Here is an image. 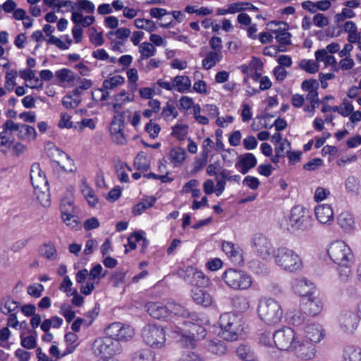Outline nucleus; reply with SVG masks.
Here are the masks:
<instances>
[{
    "label": "nucleus",
    "instance_id": "9",
    "mask_svg": "<svg viewBox=\"0 0 361 361\" xmlns=\"http://www.w3.org/2000/svg\"><path fill=\"white\" fill-rule=\"evenodd\" d=\"M288 224L293 230H308L312 226L310 212L300 205L293 207L290 212Z\"/></svg>",
    "mask_w": 361,
    "mask_h": 361
},
{
    "label": "nucleus",
    "instance_id": "29",
    "mask_svg": "<svg viewBox=\"0 0 361 361\" xmlns=\"http://www.w3.org/2000/svg\"><path fill=\"white\" fill-rule=\"evenodd\" d=\"M232 305L235 311L245 312L250 308V301L244 295H236L232 298Z\"/></svg>",
    "mask_w": 361,
    "mask_h": 361
},
{
    "label": "nucleus",
    "instance_id": "52",
    "mask_svg": "<svg viewBox=\"0 0 361 361\" xmlns=\"http://www.w3.org/2000/svg\"><path fill=\"white\" fill-rule=\"evenodd\" d=\"M134 335V331L130 326H124L122 324V327L118 337V342L127 341L131 338Z\"/></svg>",
    "mask_w": 361,
    "mask_h": 361
},
{
    "label": "nucleus",
    "instance_id": "24",
    "mask_svg": "<svg viewBox=\"0 0 361 361\" xmlns=\"http://www.w3.org/2000/svg\"><path fill=\"white\" fill-rule=\"evenodd\" d=\"M270 23H275L276 25H283V27H280L279 30H273L272 32L276 34V39L281 45L286 46L290 44L291 34L287 32L288 25L284 22H275L272 21Z\"/></svg>",
    "mask_w": 361,
    "mask_h": 361
},
{
    "label": "nucleus",
    "instance_id": "37",
    "mask_svg": "<svg viewBox=\"0 0 361 361\" xmlns=\"http://www.w3.org/2000/svg\"><path fill=\"white\" fill-rule=\"evenodd\" d=\"M55 75L61 82H72L76 78L71 70L65 68L56 71Z\"/></svg>",
    "mask_w": 361,
    "mask_h": 361
},
{
    "label": "nucleus",
    "instance_id": "31",
    "mask_svg": "<svg viewBox=\"0 0 361 361\" xmlns=\"http://www.w3.org/2000/svg\"><path fill=\"white\" fill-rule=\"evenodd\" d=\"M237 355L244 361H259L251 348L245 345H240L236 350Z\"/></svg>",
    "mask_w": 361,
    "mask_h": 361
},
{
    "label": "nucleus",
    "instance_id": "48",
    "mask_svg": "<svg viewBox=\"0 0 361 361\" xmlns=\"http://www.w3.org/2000/svg\"><path fill=\"white\" fill-rule=\"evenodd\" d=\"M23 123H16L12 120H7L2 126L3 133H8L11 136V133L15 131L19 132Z\"/></svg>",
    "mask_w": 361,
    "mask_h": 361
},
{
    "label": "nucleus",
    "instance_id": "59",
    "mask_svg": "<svg viewBox=\"0 0 361 361\" xmlns=\"http://www.w3.org/2000/svg\"><path fill=\"white\" fill-rule=\"evenodd\" d=\"M103 271V268L101 264H97L94 266L90 271L89 273V280H95L98 281L104 277V274H102Z\"/></svg>",
    "mask_w": 361,
    "mask_h": 361
},
{
    "label": "nucleus",
    "instance_id": "38",
    "mask_svg": "<svg viewBox=\"0 0 361 361\" xmlns=\"http://www.w3.org/2000/svg\"><path fill=\"white\" fill-rule=\"evenodd\" d=\"M134 25L137 28L145 30L149 32L155 31L157 28L154 21L145 18L135 19L134 21Z\"/></svg>",
    "mask_w": 361,
    "mask_h": 361
},
{
    "label": "nucleus",
    "instance_id": "4",
    "mask_svg": "<svg viewBox=\"0 0 361 361\" xmlns=\"http://www.w3.org/2000/svg\"><path fill=\"white\" fill-rule=\"evenodd\" d=\"M221 277L225 283L233 290H246L252 285L251 276L241 269H227Z\"/></svg>",
    "mask_w": 361,
    "mask_h": 361
},
{
    "label": "nucleus",
    "instance_id": "2",
    "mask_svg": "<svg viewBox=\"0 0 361 361\" xmlns=\"http://www.w3.org/2000/svg\"><path fill=\"white\" fill-rule=\"evenodd\" d=\"M257 314L260 319L267 325H276L283 317V311L281 304L271 298L259 300L257 306Z\"/></svg>",
    "mask_w": 361,
    "mask_h": 361
},
{
    "label": "nucleus",
    "instance_id": "57",
    "mask_svg": "<svg viewBox=\"0 0 361 361\" xmlns=\"http://www.w3.org/2000/svg\"><path fill=\"white\" fill-rule=\"evenodd\" d=\"M60 311L68 323L72 322L75 317V312L71 310V307L69 305L63 304L61 306Z\"/></svg>",
    "mask_w": 361,
    "mask_h": 361
},
{
    "label": "nucleus",
    "instance_id": "43",
    "mask_svg": "<svg viewBox=\"0 0 361 361\" xmlns=\"http://www.w3.org/2000/svg\"><path fill=\"white\" fill-rule=\"evenodd\" d=\"M171 161L176 164L182 163L185 159V151L182 147H174L170 152Z\"/></svg>",
    "mask_w": 361,
    "mask_h": 361
},
{
    "label": "nucleus",
    "instance_id": "53",
    "mask_svg": "<svg viewBox=\"0 0 361 361\" xmlns=\"http://www.w3.org/2000/svg\"><path fill=\"white\" fill-rule=\"evenodd\" d=\"M13 143L11 135L7 133H3V131L0 133V150L6 153L8 149L11 147Z\"/></svg>",
    "mask_w": 361,
    "mask_h": 361
},
{
    "label": "nucleus",
    "instance_id": "13",
    "mask_svg": "<svg viewBox=\"0 0 361 361\" xmlns=\"http://www.w3.org/2000/svg\"><path fill=\"white\" fill-rule=\"evenodd\" d=\"M300 305L301 310L309 316L318 314L323 307L321 300L314 295H310L301 298Z\"/></svg>",
    "mask_w": 361,
    "mask_h": 361
},
{
    "label": "nucleus",
    "instance_id": "56",
    "mask_svg": "<svg viewBox=\"0 0 361 361\" xmlns=\"http://www.w3.org/2000/svg\"><path fill=\"white\" fill-rule=\"evenodd\" d=\"M121 327L122 324L119 322L113 323L111 325H109L106 329L107 334L109 335L107 337H112L114 340H117Z\"/></svg>",
    "mask_w": 361,
    "mask_h": 361
},
{
    "label": "nucleus",
    "instance_id": "12",
    "mask_svg": "<svg viewBox=\"0 0 361 361\" xmlns=\"http://www.w3.org/2000/svg\"><path fill=\"white\" fill-rule=\"evenodd\" d=\"M314 343L305 338L298 337L292 350L295 353L298 357L305 360H310L314 357L316 353Z\"/></svg>",
    "mask_w": 361,
    "mask_h": 361
},
{
    "label": "nucleus",
    "instance_id": "6",
    "mask_svg": "<svg viewBox=\"0 0 361 361\" xmlns=\"http://www.w3.org/2000/svg\"><path fill=\"white\" fill-rule=\"evenodd\" d=\"M185 326H188V332L186 330L177 327L176 332L182 335L180 342L187 348H193L196 345V342L203 339L206 336V329L204 327L198 324L185 321Z\"/></svg>",
    "mask_w": 361,
    "mask_h": 361
},
{
    "label": "nucleus",
    "instance_id": "32",
    "mask_svg": "<svg viewBox=\"0 0 361 361\" xmlns=\"http://www.w3.org/2000/svg\"><path fill=\"white\" fill-rule=\"evenodd\" d=\"M206 348L209 352L217 355H222L226 352L225 344L217 339L209 341Z\"/></svg>",
    "mask_w": 361,
    "mask_h": 361
},
{
    "label": "nucleus",
    "instance_id": "35",
    "mask_svg": "<svg viewBox=\"0 0 361 361\" xmlns=\"http://www.w3.org/2000/svg\"><path fill=\"white\" fill-rule=\"evenodd\" d=\"M19 303L11 297H6L1 300L0 310L4 314H8L18 308Z\"/></svg>",
    "mask_w": 361,
    "mask_h": 361
},
{
    "label": "nucleus",
    "instance_id": "34",
    "mask_svg": "<svg viewBox=\"0 0 361 361\" xmlns=\"http://www.w3.org/2000/svg\"><path fill=\"white\" fill-rule=\"evenodd\" d=\"M221 59V56L216 51H209L206 57L202 60V67L205 70H209L219 62Z\"/></svg>",
    "mask_w": 361,
    "mask_h": 361
},
{
    "label": "nucleus",
    "instance_id": "3",
    "mask_svg": "<svg viewBox=\"0 0 361 361\" xmlns=\"http://www.w3.org/2000/svg\"><path fill=\"white\" fill-rule=\"evenodd\" d=\"M275 263L285 271L295 272L302 268V262L299 255L286 247H279L273 252Z\"/></svg>",
    "mask_w": 361,
    "mask_h": 361
},
{
    "label": "nucleus",
    "instance_id": "28",
    "mask_svg": "<svg viewBox=\"0 0 361 361\" xmlns=\"http://www.w3.org/2000/svg\"><path fill=\"white\" fill-rule=\"evenodd\" d=\"M167 310H168V317L173 314L174 315H177L178 317H182L183 318H187L190 316L189 311L185 308L180 304L176 303L174 301H169L167 302Z\"/></svg>",
    "mask_w": 361,
    "mask_h": 361
},
{
    "label": "nucleus",
    "instance_id": "40",
    "mask_svg": "<svg viewBox=\"0 0 361 361\" xmlns=\"http://www.w3.org/2000/svg\"><path fill=\"white\" fill-rule=\"evenodd\" d=\"M195 268L192 267H183L179 268L177 271L178 276L183 279L185 282L191 284L194 281L193 276L195 271Z\"/></svg>",
    "mask_w": 361,
    "mask_h": 361
},
{
    "label": "nucleus",
    "instance_id": "20",
    "mask_svg": "<svg viewBox=\"0 0 361 361\" xmlns=\"http://www.w3.org/2000/svg\"><path fill=\"white\" fill-rule=\"evenodd\" d=\"M303 331L305 339L314 343L319 342L324 336L322 326L316 323L307 324Z\"/></svg>",
    "mask_w": 361,
    "mask_h": 361
},
{
    "label": "nucleus",
    "instance_id": "55",
    "mask_svg": "<svg viewBox=\"0 0 361 361\" xmlns=\"http://www.w3.org/2000/svg\"><path fill=\"white\" fill-rule=\"evenodd\" d=\"M71 116L66 113H61L60 116V121L58 126L60 128H76V126H73V122L71 121Z\"/></svg>",
    "mask_w": 361,
    "mask_h": 361
},
{
    "label": "nucleus",
    "instance_id": "22",
    "mask_svg": "<svg viewBox=\"0 0 361 361\" xmlns=\"http://www.w3.org/2000/svg\"><path fill=\"white\" fill-rule=\"evenodd\" d=\"M191 297L196 304L200 305L204 307L210 306L212 303L211 295L205 290L198 287L192 289Z\"/></svg>",
    "mask_w": 361,
    "mask_h": 361
},
{
    "label": "nucleus",
    "instance_id": "15",
    "mask_svg": "<svg viewBox=\"0 0 361 361\" xmlns=\"http://www.w3.org/2000/svg\"><path fill=\"white\" fill-rule=\"evenodd\" d=\"M222 250L229 259L235 264L240 265L243 262L241 249L234 243L228 241L222 242Z\"/></svg>",
    "mask_w": 361,
    "mask_h": 361
},
{
    "label": "nucleus",
    "instance_id": "1",
    "mask_svg": "<svg viewBox=\"0 0 361 361\" xmlns=\"http://www.w3.org/2000/svg\"><path fill=\"white\" fill-rule=\"evenodd\" d=\"M221 329L219 334L225 341H233L245 330V324L243 319L235 314L226 312L219 319Z\"/></svg>",
    "mask_w": 361,
    "mask_h": 361
},
{
    "label": "nucleus",
    "instance_id": "42",
    "mask_svg": "<svg viewBox=\"0 0 361 361\" xmlns=\"http://www.w3.org/2000/svg\"><path fill=\"white\" fill-rule=\"evenodd\" d=\"M40 255L48 259H54L56 256V250L52 243L44 244L39 248Z\"/></svg>",
    "mask_w": 361,
    "mask_h": 361
},
{
    "label": "nucleus",
    "instance_id": "19",
    "mask_svg": "<svg viewBox=\"0 0 361 361\" xmlns=\"http://www.w3.org/2000/svg\"><path fill=\"white\" fill-rule=\"evenodd\" d=\"M145 308L149 314L157 319L166 320L168 318L167 303L164 305L159 302H148Z\"/></svg>",
    "mask_w": 361,
    "mask_h": 361
},
{
    "label": "nucleus",
    "instance_id": "26",
    "mask_svg": "<svg viewBox=\"0 0 361 361\" xmlns=\"http://www.w3.org/2000/svg\"><path fill=\"white\" fill-rule=\"evenodd\" d=\"M173 88L180 93L188 91L191 87V81L188 76L177 75L172 79Z\"/></svg>",
    "mask_w": 361,
    "mask_h": 361
},
{
    "label": "nucleus",
    "instance_id": "16",
    "mask_svg": "<svg viewBox=\"0 0 361 361\" xmlns=\"http://www.w3.org/2000/svg\"><path fill=\"white\" fill-rule=\"evenodd\" d=\"M30 177L31 183L35 190L41 189L42 186L47 187L48 184V180L45 174L42 171L38 163H34L32 164Z\"/></svg>",
    "mask_w": 361,
    "mask_h": 361
},
{
    "label": "nucleus",
    "instance_id": "54",
    "mask_svg": "<svg viewBox=\"0 0 361 361\" xmlns=\"http://www.w3.org/2000/svg\"><path fill=\"white\" fill-rule=\"evenodd\" d=\"M145 130L149 134V137L155 139L161 130V127L159 124L152 123V120L145 125Z\"/></svg>",
    "mask_w": 361,
    "mask_h": 361
},
{
    "label": "nucleus",
    "instance_id": "36",
    "mask_svg": "<svg viewBox=\"0 0 361 361\" xmlns=\"http://www.w3.org/2000/svg\"><path fill=\"white\" fill-rule=\"evenodd\" d=\"M139 51L141 54L140 58L138 60L140 62L142 60L147 59L151 56H154L156 53V49L151 43L145 42L140 44Z\"/></svg>",
    "mask_w": 361,
    "mask_h": 361
},
{
    "label": "nucleus",
    "instance_id": "39",
    "mask_svg": "<svg viewBox=\"0 0 361 361\" xmlns=\"http://www.w3.org/2000/svg\"><path fill=\"white\" fill-rule=\"evenodd\" d=\"M18 137L21 140H35L37 137L35 128L32 126L23 124L21 128L18 133Z\"/></svg>",
    "mask_w": 361,
    "mask_h": 361
},
{
    "label": "nucleus",
    "instance_id": "27",
    "mask_svg": "<svg viewBox=\"0 0 361 361\" xmlns=\"http://www.w3.org/2000/svg\"><path fill=\"white\" fill-rule=\"evenodd\" d=\"M343 357L345 361H361V348L346 345L343 349Z\"/></svg>",
    "mask_w": 361,
    "mask_h": 361
},
{
    "label": "nucleus",
    "instance_id": "41",
    "mask_svg": "<svg viewBox=\"0 0 361 361\" xmlns=\"http://www.w3.org/2000/svg\"><path fill=\"white\" fill-rule=\"evenodd\" d=\"M192 281H194L191 285L195 286L198 288L207 287L209 283V278L206 276L202 271L197 269H195Z\"/></svg>",
    "mask_w": 361,
    "mask_h": 361
},
{
    "label": "nucleus",
    "instance_id": "5",
    "mask_svg": "<svg viewBox=\"0 0 361 361\" xmlns=\"http://www.w3.org/2000/svg\"><path fill=\"white\" fill-rule=\"evenodd\" d=\"M328 255L335 264L345 267H348L353 259L350 248L343 241L331 243L328 249Z\"/></svg>",
    "mask_w": 361,
    "mask_h": 361
},
{
    "label": "nucleus",
    "instance_id": "60",
    "mask_svg": "<svg viewBox=\"0 0 361 361\" xmlns=\"http://www.w3.org/2000/svg\"><path fill=\"white\" fill-rule=\"evenodd\" d=\"M345 188L348 192H357L359 188L358 179L355 176H349L345 180Z\"/></svg>",
    "mask_w": 361,
    "mask_h": 361
},
{
    "label": "nucleus",
    "instance_id": "33",
    "mask_svg": "<svg viewBox=\"0 0 361 361\" xmlns=\"http://www.w3.org/2000/svg\"><path fill=\"white\" fill-rule=\"evenodd\" d=\"M125 79L121 75H114L109 79L104 80L102 84V87L99 88V91H103V89L106 90H113L120 85L123 84Z\"/></svg>",
    "mask_w": 361,
    "mask_h": 361
},
{
    "label": "nucleus",
    "instance_id": "17",
    "mask_svg": "<svg viewBox=\"0 0 361 361\" xmlns=\"http://www.w3.org/2000/svg\"><path fill=\"white\" fill-rule=\"evenodd\" d=\"M257 163L255 156L252 153H245L238 157L235 167L242 174H246L250 169L256 166Z\"/></svg>",
    "mask_w": 361,
    "mask_h": 361
},
{
    "label": "nucleus",
    "instance_id": "7",
    "mask_svg": "<svg viewBox=\"0 0 361 361\" xmlns=\"http://www.w3.org/2000/svg\"><path fill=\"white\" fill-rule=\"evenodd\" d=\"M92 348L95 355L102 357H111L121 350V346L118 341L106 336L96 338Z\"/></svg>",
    "mask_w": 361,
    "mask_h": 361
},
{
    "label": "nucleus",
    "instance_id": "45",
    "mask_svg": "<svg viewBox=\"0 0 361 361\" xmlns=\"http://www.w3.org/2000/svg\"><path fill=\"white\" fill-rule=\"evenodd\" d=\"M188 126L185 124H177L172 128L171 135L177 139L184 140L188 134Z\"/></svg>",
    "mask_w": 361,
    "mask_h": 361
},
{
    "label": "nucleus",
    "instance_id": "11",
    "mask_svg": "<svg viewBox=\"0 0 361 361\" xmlns=\"http://www.w3.org/2000/svg\"><path fill=\"white\" fill-rule=\"evenodd\" d=\"M253 247L257 255L262 259H267L276 251L273 248L271 241L262 234L255 235L253 240Z\"/></svg>",
    "mask_w": 361,
    "mask_h": 361
},
{
    "label": "nucleus",
    "instance_id": "30",
    "mask_svg": "<svg viewBox=\"0 0 361 361\" xmlns=\"http://www.w3.org/2000/svg\"><path fill=\"white\" fill-rule=\"evenodd\" d=\"M307 315L302 310H295L292 312L290 322L293 326L303 330L304 326L309 324L307 323Z\"/></svg>",
    "mask_w": 361,
    "mask_h": 361
},
{
    "label": "nucleus",
    "instance_id": "44",
    "mask_svg": "<svg viewBox=\"0 0 361 361\" xmlns=\"http://www.w3.org/2000/svg\"><path fill=\"white\" fill-rule=\"evenodd\" d=\"M20 345L26 349L32 350L37 346V336L30 335L24 336L23 334H20Z\"/></svg>",
    "mask_w": 361,
    "mask_h": 361
},
{
    "label": "nucleus",
    "instance_id": "46",
    "mask_svg": "<svg viewBox=\"0 0 361 361\" xmlns=\"http://www.w3.org/2000/svg\"><path fill=\"white\" fill-rule=\"evenodd\" d=\"M89 36L90 42L96 47L102 46L104 44V38L102 32H97L94 27H91L89 30Z\"/></svg>",
    "mask_w": 361,
    "mask_h": 361
},
{
    "label": "nucleus",
    "instance_id": "25",
    "mask_svg": "<svg viewBox=\"0 0 361 361\" xmlns=\"http://www.w3.org/2000/svg\"><path fill=\"white\" fill-rule=\"evenodd\" d=\"M337 221L344 232H350L354 229L355 221L350 213L348 212L341 213L338 216Z\"/></svg>",
    "mask_w": 361,
    "mask_h": 361
},
{
    "label": "nucleus",
    "instance_id": "64",
    "mask_svg": "<svg viewBox=\"0 0 361 361\" xmlns=\"http://www.w3.org/2000/svg\"><path fill=\"white\" fill-rule=\"evenodd\" d=\"M44 290V286L40 284L30 285L27 288V293L34 298H39Z\"/></svg>",
    "mask_w": 361,
    "mask_h": 361
},
{
    "label": "nucleus",
    "instance_id": "47",
    "mask_svg": "<svg viewBox=\"0 0 361 361\" xmlns=\"http://www.w3.org/2000/svg\"><path fill=\"white\" fill-rule=\"evenodd\" d=\"M300 66L309 73H315L319 70V65L313 60L303 59L301 61Z\"/></svg>",
    "mask_w": 361,
    "mask_h": 361
},
{
    "label": "nucleus",
    "instance_id": "14",
    "mask_svg": "<svg viewBox=\"0 0 361 361\" xmlns=\"http://www.w3.org/2000/svg\"><path fill=\"white\" fill-rule=\"evenodd\" d=\"M292 288L295 293L301 296V298L310 295H314L316 291L314 284L304 278L293 280Z\"/></svg>",
    "mask_w": 361,
    "mask_h": 361
},
{
    "label": "nucleus",
    "instance_id": "51",
    "mask_svg": "<svg viewBox=\"0 0 361 361\" xmlns=\"http://www.w3.org/2000/svg\"><path fill=\"white\" fill-rule=\"evenodd\" d=\"M82 192L85 197L87 199L90 205L94 207L97 204L98 200L94 195V190L91 188L87 185L85 186L82 190Z\"/></svg>",
    "mask_w": 361,
    "mask_h": 361
},
{
    "label": "nucleus",
    "instance_id": "8",
    "mask_svg": "<svg viewBox=\"0 0 361 361\" xmlns=\"http://www.w3.org/2000/svg\"><path fill=\"white\" fill-rule=\"evenodd\" d=\"M143 341L153 348H161L166 341L165 331L163 327L155 324H147L142 330Z\"/></svg>",
    "mask_w": 361,
    "mask_h": 361
},
{
    "label": "nucleus",
    "instance_id": "49",
    "mask_svg": "<svg viewBox=\"0 0 361 361\" xmlns=\"http://www.w3.org/2000/svg\"><path fill=\"white\" fill-rule=\"evenodd\" d=\"M124 128V119L123 115L120 118L114 117L110 125V133L114 134L118 133V131L123 130Z\"/></svg>",
    "mask_w": 361,
    "mask_h": 361
},
{
    "label": "nucleus",
    "instance_id": "63",
    "mask_svg": "<svg viewBox=\"0 0 361 361\" xmlns=\"http://www.w3.org/2000/svg\"><path fill=\"white\" fill-rule=\"evenodd\" d=\"M243 184L249 187L252 190H257L259 186L260 182L256 177L247 176L243 180Z\"/></svg>",
    "mask_w": 361,
    "mask_h": 361
},
{
    "label": "nucleus",
    "instance_id": "18",
    "mask_svg": "<svg viewBox=\"0 0 361 361\" xmlns=\"http://www.w3.org/2000/svg\"><path fill=\"white\" fill-rule=\"evenodd\" d=\"M358 317L351 312L342 313L338 319L340 327L347 333H352L357 326Z\"/></svg>",
    "mask_w": 361,
    "mask_h": 361
},
{
    "label": "nucleus",
    "instance_id": "61",
    "mask_svg": "<svg viewBox=\"0 0 361 361\" xmlns=\"http://www.w3.org/2000/svg\"><path fill=\"white\" fill-rule=\"evenodd\" d=\"M77 4L79 10L85 11L87 13H92L94 11V4L89 0H78Z\"/></svg>",
    "mask_w": 361,
    "mask_h": 361
},
{
    "label": "nucleus",
    "instance_id": "21",
    "mask_svg": "<svg viewBox=\"0 0 361 361\" xmlns=\"http://www.w3.org/2000/svg\"><path fill=\"white\" fill-rule=\"evenodd\" d=\"M60 208L63 221L67 226L74 227L75 225L73 224H77L76 219H73L72 222L71 221V219L75 217L73 214L74 210L73 202L68 199H63L61 202Z\"/></svg>",
    "mask_w": 361,
    "mask_h": 361
},
{
    "label": "nucleus",
    "instance_id": "23",
    "mask_svg": "<svg viewBox=\"0 0 361 361\" xmlns=\"http://www.w3.org/2000/svg\"><path fill=\"white\" fill-rule=\"evenodd\" d=\"M315 216L323 224L330 223L334 219V212L329 204H321L315 207Z\"/></svg>",
    "mask_w": 361,
    "mask_h": 361
},
{
    "label": "nucleus",
    "instance_id": "58",
    "mask_svg": "<svg viewBox=\"0 0 361 361\" xmlns=\"http://www.w3.org/2000/svg\"><path fill=\"white\" fill-rule=\"evenodd\" d=\"M355 16V13L350 8H344L341 12L336 14L335 20L337 23L342 22L346 18H353Z\"/></svg>",
    "mask_w": 361,
    "mask_h": 361
},
{
    "label": "nucleus",
    "instance_id": "10",
    "mask_svg": "<svg viewBox=\"0 0 361 361\" xmlns=\"http://www.w3.org/2000/svg\"><path fill=\"white\" fill-rule=\"evenodd\" d=\"M298 338L295 331L290 327H284L274 333V343L281 350H292Z\"/></svg>",
    "mask_w": 361,
    "mask_h": 361
},
{
    "label": "nucleus",
    "instance_id": "50",
    "mask_svg": "<svg viewBox=\"0 0 361 361\" xmlns=\"http://www.w3.org/2000/svg\"><path fill=\"white\" fill-rule=\"evenodd\" d=\"M133 361H152L153 357L149 350H140L133 353Z\"/></svg>",
    "mask_w": 361,
    "mask_h": 361
},
{
    "label": "nucleus",
    "instance_id": "62",
    "mask_svg": "<svg viewBox=\"0 0 361 361\" xmlns=\"http://www.w3.org/2000/svg\"><path fill=\"white\" fill-rule=\"evenodd\" d=\"M319 84L315 79L305 80L301 84V88L304 91H311L312 90H318Z\"/></svg>",
    "mask_w": 361,
    "mask_h": 361
}]
</instances>
